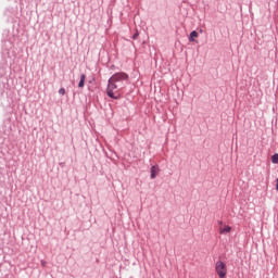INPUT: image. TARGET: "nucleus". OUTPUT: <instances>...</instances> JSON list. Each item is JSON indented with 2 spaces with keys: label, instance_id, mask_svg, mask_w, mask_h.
I'll list each match as a JSON object with an SVG mask.
<instances>
[{
  "label": "nucleus",
  "instance_id": "1a4fd4ad",
  "mask_svg": "<svg viewBox=\"0 0 278 278\" xmlns=\"http://www.w3.org/2000/svg\"><path fill=\"white\" fill-rule=\"evenodd\" d=\"M59 94H62V96L66 94V89L64 88L59 89Z\"/></svg>",
  "mask_w": 278,
  "mask_h": 278
},
{
  "label": "nucleus",
  "instance_id": "7ed1b4c3",
  "mask_svg": "<svg viewBox=\"0 0 278 278\" xmlns=\"http://www.w3.org/2000/svg\"><path fill=\"white\" fill-rule=\"evenodd\" d=\"M129 79V75L125 73H116L111 77L112 81H115V84H121V81H127Z\"/></svg>",
  "mask_w": 278,
  "mask_h": 278
},
{
  "label": "nucleus",
  "instance_id": "39448f33",
  "mask_svg": "<svg viewBox=\"0 0 278 278\" xmlns=\"http://www.w3.org/2000/svg\"><path fill=\"white\" fill-rule=\"evenodd\" d=\"M157 173H159L157 166H152L151 167V179H155V177H157Z\"/></svg>",
  "mask_w": 278,
  "mask_h": 278
},
{
  "label": "nucleus",
  "instance_id": "f03ea898",
  "mask_svg": "<svg viewBox=\"0 0 278 278\" xmlns=\"http://www.w3.org/2000/svg\"><path fill=\"white\" fill-rule=\"evenodd\" d=\"M215 273L219 278L227 277V264H225L223 261H217L215 264Z\"/></svg>",
  "mask_w": 278,
  "mask_h": 278
},
{
  "label": "nucleus",
  "instance_id": "6e6552de",
  "mask_svg": "<svg viewBox=\"0 0 278 278\" xmlns=\"http://www.w3.org/2000/svg\"><path fill=\"white\" fill-rule=\"evenodd\" d=\"M271 162H273V164H278V154L277 153L271 156Z\"/></svg>",
  "mask_w": 278,
  "mask_h": 278
},
{
  "label": "nucleus",
  "instance_id": "20e7f679",
  "mask_svg": "<svg viewBox=\"0 0 278 278\" xmlns=\"http://www.w3.org/2000/svg\"><path fill=\"white\" fill-rule=\"evenodd\" d=\"M219 225H222L219 227V233L223 236L225 233H231V227L228 225H223V222H219Z\"/></svg>",
  "mask_w": 278,
  "mask_h": 278
},
{
  "label": "nucleus",
  "instance_id": "0eeeda50",
  "mask_svg": "<svg viewBox=\"0 0 278 278\" xmlns=\"http://www.w3.org/2000/svg\"><path fill=\"white\" fill-rule=\"evenodd\" d=\"M194 38H199V33H197V30L191 31L189 37L190 42H194Z\"/></svg>",
  "mask_w": 278,
  "mask_h": 278
},
{
  "label": "nucleus",
  "instance_id": "9b49d317",
  "mask_svg": "<svg viewBox=\"0 0 278 278\" xmlns=\"http://www.w3.org/2000/svg\"><path fill=\"white\" fill-rule=\"evenodd\" d=\"M276 190L278 191V178L276 179Z\"/></svg>",
  "mask_w": 278,
  "mask_h": 278
},
{
  "label": "nucleus",
  "instance_id": "423d86ee",
  "mask_svg": "<svg viewBox=\"0 0 278 278\" xmlns=\"http://www.w3.org/2000/svg\"><path fill=\"white\" fill-rule=\"evenodd\" d=\"M86 85V76L85 74L80 75V81L78 83V88H84Z\"/></svg>",
  "mask_w": 278,
  "mask_h": 278
},
{
  "label": "nucleus",
  "instance_id": "9d476101",
  "mask_svg": "<svg viewBox=\"0 0 278 278\" xmlns=\"http://www.w3.org/2000/svg\"><path fill=\"white\" fill-rule=\"evenodd\" d=\"M137 38H138V33H136V34L132 36V39H134V40H137Z\"/></svg>",
  "mask_w": 278,
  "mask_h": 278
},
{
  "label": "nucleus",
  "instance_id": "f257e3e1",
  "mask_svg": "<svg viewBox=\"0 0 278 278\" xmlns=\"http://www.w3.org/2000/svg\"><path fill=\"white\" fill-rule=\"evenodd\" d=\"M106 93L111 99H118L121 97V92H118V86L114 80H112V78L109 79Z\"/></svg>",
  "mask_w": 278,
  "mask_h": 278
}]
</instances>
